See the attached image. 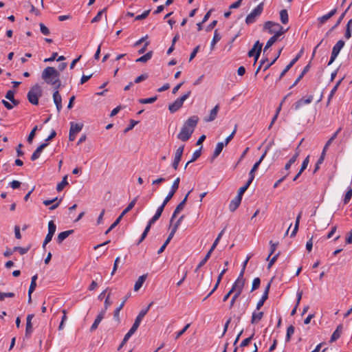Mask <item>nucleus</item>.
Segmentation results:
<instances>
[{
	"mask_svg": "<svg viewBox=\"0 0 352 352\" xmlns=\"http://www.w3.org/2000/svg\"><path fill=\"white\" fill-rule=\"evenodd\" d=\"M243 285L234 283L230 291H232V294L234 293L233 296L230 302V309L232 308L234 306L236 300L239 298V296L242 293Z\"/></svg>",
	"mask_w": 352,
	"mask_h": 352,
	"instance_id": "nucleus-8",
	"label": "nucleus"
},
{
	"mask_svg": "<svg viewBox=\"0 0 352 352\" xmlns=\"http://www.w3.org/2000/svg\"><path fill=\"white\" fill-rule=\"evenodd\" d=\"M236 126H235L234 129L232 131V133L228 137H227L226 139L225 140L224 144L226 146L232 140L234 135L236 133Z\"/></svg>",
	"mask_w": 352,
	"mask_h": 352,
	"instance_id": "nucleus-62",
	"label": "nucleus"
},
{
	"mask_svg": "<svg viewBox=\"0 0 352 352\" xmlns=\"http://www.w3.org/2000/svg\"><path fill=\"white\" fill-rule=\"evenodd\" d=\"M199 121L197 116L190 117L184 124L177 138L183 142L188 141L191 137Z\"/></svg>",
	"mask_w": 352,
	"mask_h": 352,
	"instance_id": "nucleus-1",
	"label": "nucleus"
},
{
	"mask_svg": "<svg viewBox=\"0 0 352 352\" xmlns=\"http://www.w3.org/2000/svg\"><path fill=\"white\" fill-rule=\"evenodd\" d=\"M270 255L268 256V257L267 258V260H268L271 255L274 252V251L276 250V248L278 245V243H273L272 241H270Z\"/></svg>",
	"mask_w": 352,
	"mask_h": 352,
	"instance_id": "nucleus-58",
	"label": "nucleus"
},
{
	"mask_svg": "<svg viewBox=\"0 0 352 352\" xmlns=\"http://www.w3.org/2000/svg\"><path fill=\"white\" fill-rule=\"evenodd\" d=\"M30 250V247L28 248H21V247H14L13 248V251H18L21 255L26 254Z\"/></svg>",
	"mask_w": 352,
	"mask_h": 352,
	"instance_id": "nucleus-47",
	"label": "nucleus"
},
{
	"mask_svg": "<svg viewBox=\"0 0 352 352\" xmlns=\"http://www.w3.org/2000/svg\"><path fill=\"white\" fill-rule=\"evenodd\" d=\"M145 316H144V313L143 312H140L139 314L138 315V316L136 317L135 320V322L133 324V327L134 329H138L140 324V322L142 321V320L143 319V318Z\"/></svg>",
	"mask_w": 352,
	"mask_h": 352,
	"instance_id": "nucleus-32",
	"label": "nucleus"
},
{
	"mask_svg": "<svg viewBox=\"0 0 352 352\" xmlns=\"http://www.w3.org/2000/svg\"><path fill=\"white\" fill-rule=\"evenodd\" d=\"M270 285H271V282H270L266 287H265V289L263 294V296L261 297V298L259 300V301L257 302V305H256V310H259L261 307L263 305L265 301L268 298V294H269V291H270Z\"/></svg>",
	"mask_w": 352,
	"mask_h": 352,
	"instance_id": "nucleus-14",
	"label": "nucleus"
},
{
	"mask_svg": "<svg viewBox=\"0 0 352 352\" xmlns=\"http://www.w3.org/2000/svg\"><path fill=\"white\" fill-rule=\"evenodd\" d=\"M352 197V189L350 188L348 190V191L346 192L343 201L344 204H346L349 202L351 198Z\"/></svg>",
	"mask_w": 352,
	"mask_h": 352,
	"instance_id": "nucleus-46",
	"label": "nucleus"
},
{
	"mask_svg": "<svg viewBox=\"0 0 352 352\" xmlns=\"http://www.w3.org/2000/svg\"><path fill=\"white\" fill-rule=\"evenodd\" d=\"M342 326L341 324L338 325L337 327L336 331L331 335V339H330V342H333L336 341V340H338L340 337L341 333H342Z\"/></svg>",
	"mask_w": 352,
	"mask_h": 352,
	"instance_id": "nucleus-27",
	"label": "nucleus"
},
{
	"mask_svg": "<svg viewBox=\"0 0 352 352\" xmlns=\"http://www.w3.org/2000/svg\"><path fill=\"white\" fill-rule=\"evenodd\" d=\"M121 218L118 217L116 220L111 225V226L105 232V234H109L116 226H117L121 221Z\"/></svg>",
	"mask_w": 352,
	"mask_h": 352,
	"instance_id": "nucleus-44",
	"label": "nucleus"
},
{
	"mask_svg": "<svg viewBox=\"0 0 352 352\" xmlns=\"http://www.w3.org/2000/svg\"><path fill=\"white\" fill-rule=\"evenodd\" d=\"M56 230V226L55 225L53 221H50L48 223V233L50 234L54 235Z\"/></svg>",
	"mask_w": 352,
	"mask_h": 352,
	"instance_id": "nucleus-41",
	"label": "nucleus"
},
{
	"mask_svg": "<svg viewBox=\"0 0 352 352\" xmlns=\"http://www.w3.org/2000/svg\"><path fill=\"white\" fill-rule=\"evenodd\" d=\"M101 321H102L101 319H100L99 318L96 317V318L95 319L93 324L91 325V327L90 328L91 331H95L98 328V325H99V324H100V322Z\"/></svg>",
	"mask_w": 352,
	"mask_h": 352,
	"instance_id": "nucleus-57",
	"label": "nucleus"
},
{
	"mask_svg": "<svg viewBox=\"0 0 352 352\" xmlns=\"http://www.w3.org/2000/svg\"><path fill=\"white\" fill-rule=\"evenodd\" d=\"M59 76V72L52 67H47L41 74L43 80H44L46 83L53 85L55 89H58L61 86Z\"/></svg>",
	"mask_w": 352,
	"mask_h": 352,
	"instance_id": "nucleus-2",
	"label": "nucleus"
},
{
	"mask_svg": "<svg viewBox=\"0 0 352 352\" xmlns=\"http://www.w3.org/2000/svg\"><path fill=\"white\" fill-rule=\"evenodd\" d=\"M300 149L298 148V146L296 148L295 154L292 157V158L289 160V164H293L297 160L298 157L300 155Z\"/></svg>",
	"mask_w": 352,
	"mask_h": 352,
	"instance_id": "nucleus-51",
	"label": "nucleus"
},
{
	"mask_svg": "<svg viewBox=\"0 0 352 352\" xmlns=\"http://www.w3.org/2000/svg\"><path fill=\"white\" fill-rule=\"evenodd\" d=\"M190 192H191V190H190L187 193V195L185 196L184 199L177 206V207L175 209L174 212L172 215L170 222H172L173 221V219L175 218V217L177 216V214H179L184 209L185 204L186 203V201L188 199V197L189 194L190 193Z\"/></svg>",
	"mask_w": 352,
	"mask_h": 352,
	"instance_id": "nucleus-13",
	"label": "nucleus"
},
{
	"mask_svg": "<svg viewBox=\"0 0 352 352\" xmlns=\"http://www.w3.org/2000/svg\"><path fill=\"white\" fill-rule=\"evenodd\" d=\"M309 156L308 155L305 160L304 161L302 162V164L301 165V168L300 169V170L301 172H303L307 167L308 166V164H309Z\"/></svg>",
	"mask_w": 352,
	"mask_h": 352,
	"instance_id": "nucleus-61",
	"label": "nucleus"
},
{
	"mask_svg": "<svg viewBox=\"0 0 352 352\" xmlns=\"http://www.w3.org/2000/svg\"><path fill=\"white\" fill-rule=\"evenodd\" d=\"M259 162H256L252 168L251 169L250 172V177H249V179L248 180L252 182V181L254 180V172L258 169V166H259Z\"/></svg>",
	"mask_w": 352,
	"mask_h": 352,
	"instance_id": "nucleus-39",
	"label": "nucleus"
},
{
	"mask_svg": "<svg viewBox=\"0 0 352 352\" xmlns=\"http://www.w3.org/2000/svg\"><path fill=\"white\" fill-rule=\"evenodd\" d=\"M191 91H189L182 97L177 98L173 103L169 104L168 109L171 113L176 112L179 109H180L184 102L190 96Z\"/></svg>",
	"mask_w": 352,
	"mask_h": 352,
	"instance_id": "nucleus-7",
	"label": "nucleus"
},
{
	"mask_svg": "<svg viewBox=\"0 0 352 352\" xmlns=\"http://www.w3.org/2000/svg\"><path fill=\"white\" fill-rule=\"evenodd\" d=\"M242 198L239 196H236L230 202L229 208L231 212H234L239 206Z\"/></svg>",
	"mask_w": 352,
	"mask_h": 352,
	"instance_id": "nucleus-21",
	"label": "nucleus"
},
{
	"mask_svg": "<svg viewBox=\"0 0 352 352\" xmlns=\"http://www.w3.org/2000/svg\"><path fill=\"white\" fill-rule=\"evenodd\" d=\"M224 230H221V232L218 234L217 237L214 240L212 245L211 246L210 249L205 256V257L200 261V263L198 264L195 272H197L199 268H201L202 266L205 265V263L208 261V260L210 258L212 252L214 251V250L216 248L217 244L219 243L223 234Z\"/></svg>",
	"mask_w": 352,
	"mask_h": 352,
	"instance_id": "nucleus-5",
	"label": "nucleus"
},
{
	"mask_svg": "<svg viewBox=\"0 0 352 352\" xmlns=\"http://www.w3.org/2000/svg\"><path fill=\"white\" fill-rule=\"evenodd\" d=\"M201 155V148L196 150L192 156V158L190 161H188V163H191L197 160Z\"/></svg>",
	"mask_w": 352,
	"mask_h": 352,
	"instance_id": "nucleus-49",
	"label": "nucleus"
},
{
	"mask_svg": "<svg viewBox=\"0 0 352 352\" xmlns=\"http://www.w3.org/2000/svg\"><path fill=\"white\" fill-rule=\"evenodd\" d=\"M344 45V41L342 40H340L336 43L332 49L331 55L328 65H330L333 63Z\"/></svg>",
	"mask_w": 352,
	"mask_h": 352,
	"instance_id": "nucleus-9",
	"label": "nucleus"
},
{
	"mask_svg": "<svg viewBox=\"0 0 352 352\" xmlns=\"http://www.w3.org/2000/svg\"><path fill=\"white\" fill-rule=\"evenodd\" d=\"M38 278V276L37 274H35L34 276H33L32 277V280H31V283H30V287H29V293L30 294H32V293L36 289V280Z\"/></svg>",
	"mask_w": 352,
	"mask_h": 352,
	"instance_id": "nucleus-33",
	"label": "nucleus"
},
{
	"mask_svg": "<svg viewBox=\"0 0 352 352\" xmlns=\"http://www.w3.org/2000/svg\"><path fill=\"white\" fill-rule=\"evenodd\" d=\"M82 127H83V124H82L75 123L74 122H70V129H69V131L72 133L77 134L78 133H79L82 130Z\"/></svg>",
	"mask_w": 352,
	"mask_h": 352,
	"instance_id": "nucleus-25",
	"label": "nucleus"
},
{
	"mask_svg": "<svg viewBox=\"0 0 352 352\" xmlns=\"http://www.w3.org/2000/svg\"><path fill=\"white\" fill-rule=\"evenodd\" d=\"M74 232L73 230H66L58 234L56 241L58 243H61L66 238Z\"/></svg>",
	"mask_w": 352,
	"mask_h": 352,
	"instance_id": "nucleus-23",
	"label": "nucleus"
},
{
	"mask_svg": "<svg viewBox=\"0 0 352 352\" xmlns=\"http://www.w3.org/2000/svg\"><path fill=\"white\" fill-rule=\"evenodd\" d=\"M263 10V3H261L247 16L245 23L251 24L255 22L256 17L261 14Z\"/></svg>",
	"mask_w": 352,
	"mask_h": 352,
	"instance_id": "nucleus-6",
	"label": "nucleus"
},
{
	"mask_svg": "<svg viewBox=\"0 0 352 352\" xmlns=\"http://www.w3.org/2000/svg\"><path fill=\"white\" fill-rule=\"evenodd\" d=\"M254 336V333H253L249 338L243 340L241 343V346L244 347V346H248L250 344V342H251V340H252Z\"/></svg>",
	"mask_w": 352,
	"mask_h": 352,
	"instance_id": "nucleus-54",
	"label": "nucleus"
},
{
	"mask_svg": "<svg viewBox=\"0 0 352 352\" xmlns=\"http://www.w3.org/2000/svg\"><path fill=\"white\" fill-rule=\"evenodd\" d=\"M136 331V329H134L133 327H131L130 330L126 333V335L124 337V342H126Z\"/></svg>",
	"mask_w": 352,
	"mask_h": 352,
	"instance_id": "nucleus-45",
	"label": "nucleus"
},
{
	"mask_svg": "<svg viewBox=\"0 0 352 352\" xmlns=\"http://www.w3.org/2000/svg\"><path fill=\"white\" fill-rule=\"evenodd\" d=\"M251 183H252L251 180L250 181L248 180L246 184L243 186H242L239 188V190L238 191L237 196H239V197L242 198L243 193L247 190V189L248 188V187L250 186Z\"/></svg>",
	"mask_w": 352,
	"mask_h": 352,
	"instance_id": "nucleus-37",
	"label": "nucleus"
},
{
	"mask_svg": "<svg viewBox=\"0 0 352 352\" xmlns=\"http://www.w3.org/2000/svg\"><path fill=\"white\" fill-rule=\"evenodd\" d=\"M39 25L42 34H43L44 35H48L50 34L49 29L43 23H40Z\"/></svg>",
	"mask_w": 352,
	"mask_h": 352,
	"instance_id": "nucleus-63",
	"label": "nucleus"
},
{
	"mask_svg": "<svg viewBox=\"0 0 352 352\" xmlns=\"http://www.w3.org/2000/svg\"><path fill=\"white\" fill-rule=\"evenodd\" d=\"M219 110V105L217 104L210 112V115L208 117H205L204 120L206 122H212L215 120L217 116Z\"/></svg>",
	"mask_w": 352,
	"mask_h": 352,
	"instance_id": "nucleus-16",
	"label": "nucleus"
},
{
	"mask_svg": "<svg viewBox=\"0 0 352 352\" xmlns=\"http://www.w3.org/2000/svg\"><path fill=\"white\" fill-rule=\"evenodd\" d=\"M224 146H226V145L224 144L223 142L217 143L216 148L214 149L213 155H212V160L215 159L217 156H219L220 155Z\"/></svg>",
	"mask_w": 352,
	"mask_h": 352,
	"instance_id": "nucleus-28",
	"label": "nucleus"
},
{
	"mask_svg": "<svg viewBox=\"0 0 352 352\" xmlns=\"http://www.w3.org/2000/svg\"><path fill=\"white\" fill-rule=\"evenodd\" d=\"M220 39H221V36L218 33L217 30H216L214 31V36H213L212 41L211 42V49H212L214 47V46L216 45V43L217 42H219L220 41Z\"/></svg>",
	"mask_w": 352,
	"mask_h": 352,
	"instance_id": "nucleus-40",
	"label": "nucleus"
},
{
	"mask_svg": "<svg viewBox=\"0 0 352 352\" xmlns=\"http://www.w3.org/2000/svg\"><path fill=\"white\" fill-rule=\"evenodd\" d=\"M184 149V145H182L177 149V151L175 152V158H174L173 162L172 164L173 168L175 170H177L178 168L179 163L181 161V159H182V157L183 155Z\"/></svg>",
	"mask_w": 352,
	"mask_h": 352,
	"instance_id": "nucleus-12",
	"label": "nucleus"
},
{
	"mask_svg": "<svg viewBox=\"0 0 352 352\" xmlns=\"http://www.w3.org/2000/svg\"><path fill=\"white\" fill-rule=\"evenodd\" d=\"M67 175H65L63 178L62 182L60 183H59L56 186L57 191H58V192L61 191L65 188V186L68 185V182H67Z\"/></svg>",
	"mask_w": 352,
	"mask_h": 352,
	"instance_id": "nucleus-36",
	"label": "nucleus"
},
{
	"mask_svg": "<svg viewBox=\"0 0 352 352\" xmlns=\"http://www.w3.org/2000/svg\"><path fill=\"white\" fill-rule=\"evenodd\" d=\"M263 44L261 43L258 41H257L253 47L248 52V56L250 57L254 56L255 62L257 61L259 58L261 50H262Z\"/></svg>",
	"mask_w": 352,
	"mask_h": 352,
	"instance_id": "nucleus-10",
	"label": "nucleus"
},
{
	"mask_svg": "<svg viewBox=\"0 0 352 352\" xmlns=\"http://www.w3.org/2000/svg\"><path fill=\"white\" fill-rule=\"evenodd\" d=\"M260 283H261L260 278H255L253 280L252 291H254V290L258 289L259 287V286H260Z\"/></svg>",
	"mask_w": 352,
	"mask_h": 352,
	"instance_id": "nucleus-56",
	"label": "nucleus"
},
{
	"mask_svg": "<svg viewBox=\"0 0 352 352\" xmlns=\"http://www.w3.org/2000/svg\"><path fill=\"white\" fill-rule=\"evenodd\" d=\"M264 28L267 30L270 34H274V35L279 34V36L283 34L287 30V29L284 30L283 27H282L280 24L272 21L265 22Z\"/></svg>",
	"mask_w": 352,
	"mask_h": 352,
	"instance_id": "nucleus-3",
	"label": "nucleus"
},
{
	"mask_svg": "<svg viewBox=\"0 0 352 352\" xmlns=\"http://www.w3.org/2000/svg\"><path fill=\"white\" fill-rule=\"evenodd\" d=\"M14 296V294L12 292L2 293L0 292V300H3L5 298H12Z\"/></svg>",
	"mask_w": 352,
	"mask_h": 352,
	"instance_id": "nucleus-60",
	"label": "nucleus"
},
{
	"mask_svg": "<svg viewBox=\"0 0 352 352\" xmlns=\"http://www.w3.org/2000/svg\"><path fill=\"white\" fill-rule=\"evenodd\" d=\"M179 182H180V178L177 177L172 184L170 192H168V194L167 195V196L165 197V199L164 200L165 202L168 203L172 199V197L174 196L175 193L179 188Z\"/></svg>",
	"mask_w": 352,
	"mask_h": 352,
	"instance_id": "nucleus-11",
	"label": "nucleus"
},
{
	"mask_svg": "<svg viewBox=\"0 0 352 352\" xmlns=\"http://www.w3.org/2000/svg\"><path fill=\"white\" fill-rule=\"evenodd\" d=\"M337 12V10L335 8L331 10L329 13L320 16L318 19L319 24L321 25L324 24L327 20H329L331 17H332Z\"/></svg>",
	"mask_w": 352,
	"mask_h": 352,
	"instance_id": "nucleus-20",
	"label": "nucleus"
},
{
	"mask_svg": "<svg viewBox=\"0 0 352 352\" xmlns=\"http://www.w3.org/2000/svg\"><path fill=\"white\" fill-rule=\"evenodd\" d=\"M150 12H151L150 10L144 11L142 14L138 15L135 17V20L139 21V20H142V19H146L148 16V15L149 14Z\"/></svg>",
	"mask_w": 352,
	"mask_h": 352,
	"instance_id": "nucleus-59",
	"label": "nucleus"
},
{
	"mask_svg": "<svg viewBox=\"0 0 352 352\" xmlns=\"http://www.w3.org/2000/svg\"><path fill=\"white\" fill-rule=\"evenodd\" d=\"M47 146V143H43L41 144L34 151V153H32V156H31V160L32 161H35L36 160H37L43 150Z\"/></svg>",
	"mask_w": 352,
	"mask_h": 352,
	"instance_id": "nucleus-18",
	"label": "nucleus"
},
{
	"mask_svg": "<svg viewBox=\"0 0 352 352\" xmlns=\"http://www.w3.org/2000/svg\"><path fill=\"white\" fill-rule=\"evenodd\" d=\"M278 37L279 34H276V35H274L268 40L263 50L264 53L278 40Z\"/></svg>",
	"mask_w": 352,
	"mask_h": 352,
	"instance_id": "nucleus-29",
	"label": "nucleus"
},
{
	"mask_svg": "<svg viewBox=\"0 0 352 352\" xmlns=\"http://www.w3.org/2000/svg\"><path fill=\"white\" fill-rule=\"evenodd\" d=\"M294 333V327L292 325H290L287 330V335H286V340L289 341L290 340L291 336Z\"/></svg>",
	"mask_w": 352,
	"mask_h": 352,
	"instance_id": "nucleus-50",
	"label": "nucleus"
},
{
	"mask_svg": "<svg viewBox=\"0 0 352 352\" xmlns=\"http://www.w3.org/2000/svg\"><path fill=\"white\" fill-rule=\"evenodd\" d=\"M106 10H107V8H104L102 10L98 12V14H96V16L95 17H94L93 19L91 20V23H96V22L99 21L101 19L102 13L104 12H105Z\"/></svg>",
	"mask_w": 352,
	"mask_h": 352,
	"instance_id": "nucleus-55",
	"label": "nucleus"
},
{
	"mask_svg": "<svg viewBox=\"0 0 352 352\" xmlns=\"http://www.w3.org/2000/svg\"><path fill=\"white\" fill-rule=\"evenodd\" d=\"M263 312L259 311V310H256L252 313L251 318V323L252 324H257L263 317Z\"/></svg>",
	"mask_w": 352,
	"mask_h": 352,
	"instance_id": "nucleus-19",
	"label": "nucleus"
},
{
	"mask_svg": "<svg viewBox=\"0 0 352 352\" xmlns=\"http://www.w3.org/2000/svg\"><path fill=\"white\" fill-rule=\"evenodd\" d=\"M148 78V74H142L140 76H139L138 77H137L135 79V83H139L144 80H146V78Z\"/></svg>",
	"mask_w": 352,
	"mask_h": 352,
	"instance_id": "nucleus-64",
	"label": "nucleus"
},
{
	"mask_svg": "<svg viewBox=\"0 0 352 352\" xmlns=\"http://www.w3.org/2000/svg\"><path fill=\"white\" fill-rule=\"evenodd\" d=\"M157 97L154 96L148 98H142L139 100V102L141 104H151L156 101Z\"/></svg>",
	"mask_w": 352,
	"mask_h": 352,
	"instance_id": "nucleus-42",
	"label": "nucleus"
},
{
	"mask_svg": "<svg viewBox=\"0 0 352 352\" xmlns=\"http://www.w3.org/2000/svg\"><path fill=\"white\" fill-rule=\"evenodd\" d=\"M280 19L283 24H287L289 21L288 13L286 10H282L280 12Z\"/></svg>",
	"mask_w": 352,
	"mask_h": 352,
	"instance_id": "nucleus-31",
	"label": "nucleus"
},
{
	"mask_svg": "<svg viewBox=\"0 0 352 352\" xmlns=\"http://www.w3.org/2000/svg\"><path fill=\"white\" fill-rule=\"evenodd\" d=\"M313 99H314V97L311 95L307 97V98H306V99H305V98L300 99L294 104V109L296 110L299 109L302 105L311 103L312 102Z\"/></svg>",
	"mask_w": 352,
	"mask_h": 352,
	"instance_id": "nucleus-17",
	"label": "nucleus"
},
{
	"mask_svg": "<svg viewBox=\"0 0 352 352\" xmlns=\"http://www.w3.org/2000/svg\"><path fill=\"white\" fill-rule=\"evenodd\" d=\"M245 272V268L242 267V270L239 274V277L235 280L234 283L243 285H245V279L243 278V275Z\"/></svg>",
	"mask_w": 352,
	"mask_h": 352,
	"instance_id": "nucleus-34",
	"label": "nucleus"
},
{
	"mask_svg": "<svg viewBox=\"0 0 352 352\" xmlns=\"http://www.w3.org/2000/svg\"><path fill=\"white\" fill-rule=\"evenodd\" d=\"M138 200V197H135L127 206V207L122 212V213L120 214V217L121 219L123 218V217L129 212L135 205L136 201Z\"/></svg>",
	"mask_w": 352,
	"mask_h": 352,
	"instance_id": "nucleus-26",
	"label": "nucleus"
},
{
	"mask_svg": "<svg viewBox=\"0 0 352 352\" xmlns=\"http://www.w3.org/2000/svg\"><path fill=\"white\" fill-rule=\"evenodd\" d=\"M38 130V126H35L32 130L31 131L30 133L29 134L28 137V142L31 144L32 142V140L35 136L36 131Z\"/></svg>",
	"mask_w": 352,
	"mask_h": 352,
	"instance_id": "nucleus-43",
	"label": "nucleus"
},
{
	"mask_svg": "<svg viewBox=\"0 0 352 352\" xmlns=\"http://www.w3.org/2000/svg\"><path fill=\"white\" fill-rule=\"evenodd\" d=\"M33 318H34L33 314H29L27 316L26 329H25V336H28V335H30L32 332V320Z\"/></svg>",
	"mask_w": 352,
	"mask_h": 352,
	"instance_id": "nucleus-22",
	"label": "nucleus"
},
{
	"mask_svg": "<svg viewBox=\"0 0 352 352\" xmlns=\"http://www.w3.org/2000/svg\"><path fill=\"white\" fill-rule=\"evenodd\" d=\"M282 49H280L278 52L277 57H275L270 63H268L267 64H265L264 67V71L267 70L270 66H272L277 60V58L279 57L280 53H281Z\"/></svg>",
	"mask_w": 352,
	"mask_h": 352,
	"instance_id": "nucleus-52",
	"label": "nucleus"
},
{
	"mask_svg": "<svg viewBox=\"0 0 352 352\" xmlns=\"http://www.w3.org/2000/svg\"><path fill=\"white\" fill-rule=\"evenodd\" d=\"M129 298V296H126L124 298V299L123 300V301L122 302V303L120 305V306L116 308V309L114 311V317L116 318H117L118 320H119V314H120V311H121V309L123 308L127 298Z\"/></svg>",
	"mask_w": 352,
	"mask_h": 352,
	"instance_id": "nucleus-38",
	"label": "nucleus"
},
{
	"mask_svg": "<svg viewBox=\"0 0 352 352\" xmlns=\"http://www.w3.org/2000/svg\"><path fill=\"white\" fill-rule=\"evenodd\" d=\"M146 277L147 274H143L138 278L134 285V291L137 292L142 287L143 283L146 279Z\"/></svg>",
	"mask_w": 352,
	"mask_h": 352,
	"instance_id": "nucleus-24",
	"label": "nucleus"
},
{
	"mask_svg": "<svg viewBox=\"0 0 352 352\" xmlns=\"http://www.w3.org/2000/svg\"><path fill=\"white\" fill-rule=\"evenodd\" d=\"M54 102L56 104L58 112L59 113L62 109V98L59 94L58 89H55L53 94Z\"/></svg>",
	"mask_w": 352,
	"mask_h": 352,
	"instance_id": "nucleus-15",
	"label": "nucleus"
},
{
	"mask_svg": "<svg viewBox=\"0 0 352 352\" xmlns=\"http://www.w3.org/2000/svg\"><path fill=\"white\" fill-rule=\"evenodd\" d=\"M41 87L36 84L34 85L28 93V99L32 104H38V97L41 96Z\"/></svg>",
	"mask_w": 352,
	"mask_h": 352,
	"instance_id": "nucleus-4",
	"label": "nucleus"
},
{
	"mask_svg": "<svg viewBox=\"0 0 352 352\" xmlns=\"http://www.w3.org/2000/svg\"><path fill=\"white\" fill-rule=\"evenodd\" d=\"M349 8H350V6L346 8L345 12L341 14V16L339 17L338 20L337 21L336 23L335 24V25L332 27L331 30H334L335 28H336L340 25L341 21L344 19L346 12L349 9Z\"/></svg>",
	"mask_w": 352,
	"mask_h": 352,
	"instance_id": "nucleus-53",
	"label": "nucleus"
},
{
	"mask_svg": "<svg viewBox=\"0 0 352 352\" xmlns=\"http://www.w3.org/2000/svg\"><path fill=\"white\" fill-rule=\"evenodd\" d=\"M190 324H187L181 331L177 332L175 333V339L177 340L180 336H182L189 328Z\"/></svg>",
	"mask_w": 352,
	"mask_h": 352,
	"instance_id": "nucleus-48",
	"label": "nucleus"
},
{
	"mask_svg": "<svg viewBox=\"0 0 352 352\" xmlns=\"http://www.w3.org/2000/svg\"><path fill=\"white\" fill-rule=\"evenodd\" d=\"M152 56L153 52L150 51L147 52L146 54L143 55L142 56L138 58L136 60V62L146 63L151 58Z\"/></svg>",
	"mask_w": 352,
	"mask_h": 352,
	"instance_id": "nucleus-30",
	"label": "nucleus"
},
{
	"mask_svg": "<svg viewBox=\"0 0 352 352\" xmlns=\"http://www.w3.org/2000/svg\"><path fill=\"white\" fill-rule=\"evenodd\" d=\"M309 65H307L305 67V68L303 69L302 72H301V74L298 76V77L297 78V79L295 80L294 83L293 84L292 87H294L296 86L298 82L302 78V77L304 76V75L309 71Z\"/></svg>",
	"mask_w": 352,
	"mask_h": 352,
	"instance_id": "nucleus-35",
	"label": "nucleus"
}]
</instances>
